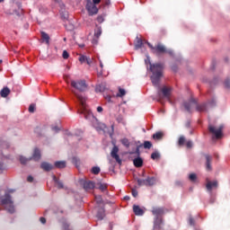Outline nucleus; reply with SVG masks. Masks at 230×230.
<instances>
[{"label": "nucleus", "mask_w": 230, "mask_h": 230, "mask_svg": "<svg viewBox=\"0 0 230 230\" xmlns=\"http://www.w3.org/2000/svg\"><path fill=\"white\" fill-rule=\"evenodd\" d=\"M57 4H58V6H59L60 8L59 9L60 14L64 19H66V17H67V13H66V4H64V2H62L61 0H57Z\"/></svg>", "instance_id": "nucleus-11"}, {"label": "nucleus", "mask_w": 230, "mask_h": 230, "mask_svg": "<svg viewBox=\"0 0 230 230\" xmlns=\"http://www.w3.org/2000/svg\"><path fill=\"white\" fill-rule=\"evenodd\" d=\"M42 157V155L40 154V148H34L32 156L30 157L31 159V161H40V158Z\"/></svg>", "instance_id": "nucleus-12"}, {"label": "nucleus", "mask_w": 230, "mask_h": 230, "mask_svg": "<svg viewBox=\"0 0 230 230\" xmlns=\"http://www.w3.org/2000/svg\"><path fill=\"white\" fill-rule=\"evenodd\" d=\"M121 143L124 146H126L127 148H128V146H130V142L127 139V138H124L121 140Z\"/></svg>", "instance_id": "nucleus-39"}, {"label": "nucleus", "mask_w": 230, "mask_h": 230, "mask_svg": "<svg viewBox=\"0 0 230 230\" xmlns=\"http://www.w3.org/2000/svg\"><path fill=\"white\" fill-rule=\"evenodd\" d=\"M205 159H206V170L207 172H211L213 168L211 167V161H213V157L209 155H205Z\"/></svg>", "instance_id": "nucleus-16"}, {"label": "nucleus", "mask_w": 230, "mask_h": 230, "mask_svg": "<svg viewBox=\"0 0 230 230\" xmlns=\"http://www.w3.org/2000/svg\"><path fill=\"white\" fill-rule=\"evenodd\" d=\"M95 183L91 181H85L83 182V187L85 191H89V190H94Z\"/></svg>", "instance_id": "nucleus-15"}, {"label": "nucleus", "mask_w": 230, "mask_h": 230, "mask_svg": "<svg viewBox=\"0 0 230 230\" xmlns=\"http://www.w3.org/2000/svg\"><path fill=\"white\" fill-rule=\"evenodd\" d=\"M97 218H99V220H103V218H105V210H99L97 213Z\"/></svg>", "instance_id": "nucleus-28"}, {"label": "nucleus", "mask_w": 230, "mask_h": 230, "mask_svg": "<svg viewBox=\"0 0 230 230\" xmlns=\"http://www.w3.org/2000/svg\"><path fill=\"white\" fill-rule=\"evenodd\" d=\"M172 95V88L168 86H163L158 89L157 102H162L163 98H166L170 102V96Z\"/></svg>", "instance_id": "nucleus-5"}, {"label": "nucleus", "mask_w": 230, "mask_h": 230, "mask_svg": "<svg viewBox=\"0 0 230 230\" xmlns=\"http://www.w3.org/2000/svg\"><path fill=\"white\" fill-rule=\"evenodd\" d=\"M62 57L65 60H67V58H69V53L67 52V50L63 51Z\"/></svg>", "instance_id": "nucleus-44"}, {"label": "nucleus", "mask_w": 230, "mask_h": 230, "mask_svg": "<svg viewBox=\"0 0 230 230\" xmlns=\"http://www.w3.org/2000/svg\"><path fill=\"white\" fill-rule=\"evenodd\" d=\"M0 170H3V163H0Z\"/></svg>", "instance_id": "nucleus-64"}, {"label": "nucleus", "mask_w": 230, "mask_h": 230, "mask_svg": "<svg viewBox=\"0 0 230 230\" xmlns=\"http://www.w3.org/2000/svg\"><path fill=\"white\" fill-rule=\"evenodd\" d=\"M72 163H73V164H75V166H80V159H78L76 157L72 158Z\"/></svg>", "instance_id": "nucleus-40"}, {"label": "nucleus", "mask_w": 230, "mask_h": 230, "mask_svg": "<svg viewBox=\"0 0 230 230\" xmlns=\"http://www.w3.org/2000/svg\"><path fill=\"white\" fill-rule=\"evenodd\" d=\"M56 168H66V162L64 161H58L55 163Z\"/></svg>", "instance_id": "nucleus-30"}, {"label": "nucleus", "mask_w": 230, "mask_h": 230, "mask_svg": "<svg viewBox=\"0 0 230 230\" xmlns=\"http://www.w3.org/2000/svg\"><path fill=\"white\" fill-rule=\"evenodd\" d=\"M206 188L208 191H213V188H218V181H211L209 180H207Z\"/></svg>", "instance_id": "nucleus-13"}, {"label": "nucleus", "mask_w": 230, "mask_h": 230, "mask_svg": "<svg viewBox=\"0 0 230 230\" xmlns=\"http://www.w3.org/2000/svg\"><path fill=\"white\" fill-rule=\"evenodd\" d=\"M149 48L154 55H156V57H161V55H164V53H168V49H166V47L164 45L158 43L156 46H153L152 44H149Z\"/></svg>", "instance_id": "nucleus-6"}, {"label": "nucleus", "mask_w": 230, "mask_h": 230, "mask_svg": "<svg viewBox=\"0 0 230 230\" xmlns=\"http://www.w3.org/2000/svg\"><path fill=\"white\" fill-rule=\"evenodd\" d=\"M86 60H87V57H86V56H81V57L79 58V62H81V64L85 63Z\"/></svg>", "instance_id": "nucleus-45"}, {"label": "nucleus", "mask_w": 230, "mask_h": 230, "mask_svg": "<svg viewBox=\"0 0 230 230\" xmlns=\"http://www.w3.org/2000/svg\"><path fill=\"white\" fill-rule=\"evenodd\" d=\"M72 93L75 94V96L80 102L81 111H79V113L84 114L85 119H94V115H93V112L91 111L87 110V108L85 107V99H84V97L78 94L75 91H72Z\"/></svg>", "instance_id": "nucleus-2"}, {"label": "nucleus", "mask_w": 230, "mask_h": 230, "mask_svg": "<svg viewBox=\"0 0 230 230\" xmlns=\"http://www.w3.org/2000/svg\"><path fill=\"white\" fill-rule=\"evenodd\" d=\"M133 164L136 168H141L143 166V158L137 157L133 160Z\"/></svg>", "instance_id": "nucleus-21"}, {"label": "nucleus", "mask_w": 230, "mask_h": 230, "mask_svg": "<svg viewBox=\"0 0 230 230\" xmlns=\"http://www.w3.org/2000/svg\"><path fill=\"white\" fill-rule=\"evenodd\" d=\"M29 112H31V114L35 112V104L32 103L29 106Z\"/></svg>", "instance_id": "nucleus-43"}, {"label": "nucleus", "mask_w": 230, "mask_h": 230, "mask_svg": "<svg viewBox=\"0 0 230 230\" xmlns=\"http://www.w3.org/2000/svg\"><path fill=\"white\" fill-rule=\"evenodd\" d=\"M150 66V71L152 73L151 82L155 87H158L161 82V77L163 76V71H164V65L163 63H155L152 64L150 59H148Z\"/></svg>", "instance_id": "nucleus-1"}, {"label": "nucleus", "mask_w": 230, "mask_h": 230, "mask_svg": "<svg viewBox=\"0 0 230 230\" xmlns=\"http://www.w3.org/2000/svg\"><path fill=\"white\" fill-rule=\"evenodd\" d=\"M102 36V30L98 29L94 32V38L93 40V44H98V39Z\"/></svg>", "instance_id": "nucleus-22"}, {"label": "nucleus", "mask_w": 230, "mask_h": 230, "mask_svg": "<svg viewBox=\"0 0 230 230\" xmlns=\"http://www.w3.org/2000/svg\"><path fill=\"white\" fill-rule=\"evenodd\" d=\"M97 112H103V108L102 106H98Z\"/></svg>", "instance_id": "nucleus-54"}, {"label": "nucleus", "mask_w": 230, "mask_h": 230, "mask_svg": "<svg viewBox=\"0 0 230 230\" xmlns=\"http://www.w3.org/2000/svg\"><path fill=\"white\" fill-rule=\"evenodd\" d=\"M95 91L96 93H105L106 91H109V88L107 87V84L102 83L96 86Z\"/></svg>", "instance_id": "nucleus-19"}, {"label": "nucleus", "mask_w": 230, "mask_h": 230, "mask_svg": "<svg viewBox=\"0 0 230 230\" xmlns=\"http://www.w3.org/2000/svg\"><path fill=\"white\" fill-rule=\"evenodd\" d=\"M161 224H163V218L162 217H155V227H161Z\"/></svg>", "instance_id": "nucleus-31"}, {"label": "nucleus", "mask_w": 230, "mask_h": 230, "mask_svg": "<svg viewBox=\"0 0 230 230\" xmlns=\"http://www.w3.org/2000/svg\"><path fill=\"white\" fill-rule=\"evenodd\" d=\"M15 15L18 17H21V15H24V10H22V7L21 4H18V10H14Z\"/></svg>", "instance_id": "nucleus-26"}, {"label": "nucleus", "mask_w": 230, "mask_h": 230, "mask_svg": "<svg viewBox=\"0 0 230 230\" xmlns=\"http://www.w3.org/2000/svg\"><path fill=\"white\" fill-rule=\"evenodd\" d=\"M223 130L224 125H221L217 128L212 125L208 126V132H210V134H213L216 139H222V137H224V133L222 132Z\"/></svg>", "instance_id": "nucleus-7"}, {"label": "nucleus", "mask_w": 230, "mask_h": 230, "mask_svg": "<svg viewBox=\"0 0 230 230\" xmlns=\"http://www.w3.org/2000/svg\"><path fill=\"white\" fill-rule=\"evenodd\" d=\"M187 148H191L193 146V142L191 140H189L186 142Z\"/></svg>", "instance_id": "nucleus-48"}, {"label": "nucleus", "mask_w": 230, "mask_h": 230, "mask_svg": "<svg viewBox=\"0 0 230 230\" xmlns=\"http://www.w3.org/2000/svg\"><path fill=\"white\" fill-rule=\"evenodd\" d=\"M86 10L89 13V15H96L98 13V7L91 0H87Z\"/></svg>", "instance_id": "nucleus-9"}, {"label": "nucleus", "mask_w": 230, "mask_h": 230, "mask_svg": "<svg viewBox=\"0 0 230 230\" xmlns=\"http://www.w3.org/2000/svg\"><path fill=\"white\" fill-rule=\"evenodd\" d=\"M79 48H85V45L84 44H81V45H79Z\"/></svg>", "instance_id": "nucleus-63"}, {"label": "nucleus", "mask_w": 230, "mask_h": 230, "mask_svg": "<svg viewBox=\"0 0 230 230\" xmlns=\"http://www.w3.org/2000/svg\"><path fill=\"white\" fill-rule=\"evenodd\" d=\"M106 4H111V0H106Z\"/></svg>", "instance_id": "nucleus-62"}, {"label": "nucleus", "mask_w": 230, "mask_h": 230, "mask_svg": "<svg viewBox=\"0 0 230 230\" xmlns=\"http://www.w3.org/2000/svg\"><path fill=\"white\" fill-rule=\"evenodd\" d=\"M125 94H127V92L125 91V89L119 88V93H117V96L119 98H123V96H125Z\"/></svg>", "instance_id": "nucleus-32"}, {"label": "nucleus", "mask_w": 230, "mask_h": 230, "mask_svg": "<svg viewBox=\"0 0 230 230\" xmlns=\"http://www.w3.org/2000/svg\"><path fill=\"white\" fill-rule=\"evenodd\" d=\"M93 4H100L102 3V0H93L92 2Z\"/></svg>", "instance_id": "nucleus-53"}, {"label": "nucleus", "mask_w": 230, "mask_h": 230, "mask_svg": "<svg viewBox=\"0 0 230 230\" xmlns=\"http://www.w3.org/2000/svg\"><path fill=\"white\" fill-rule=\"evenodd\" d=\"M41 39H43V40H45L46 44H49V35H48V33L42 31Z\"/></svg>", "instance_id": "nucleus-29"}, {"label": "nucleus", "mask_w": 230, "mask_h": 230, "mask_svg": "<svg viewBox=\"0 0 230 230\" xmlns=\"http://www.w3.org/2000/svg\"><path fill=\"white\" fill-rule=\"evenodd\" d=\"M100 67L101 69H103V63L102 62V60H100Z\"/></svg>", "instance_id": "nucleus-60"}, {"label": "nucleus", "mask_w": 230, "mask_h": 230, "mask_svg": "<svg viewBox=\"0 0 230 230\" xmlns=\"http://www.w3.org/2000/svg\"><path fill=\"white\" fill-rule=\"evenodd\" d=\"M186 142V138L184 137H180L178 144L180 146H182V145H184V143Z\"/></svg>", "instance_id": "nucleus-41"}, {"label": "nucleus", "mask_w": 230, "mask_h": 230, "mask_svg": "<svg viewBox=\"0 0 230 230\" xmlns=\"http://www.w3.org/2000/svg\"><path fill=\"white\" fill-rule=\"evenodd\" d=\"M29 161H31V158H26L24 156H20V163L22 164H26V163H29Z\"/></svg>", "instance_id": "nucleus-34"}, {"label": "nucleus", "mask_w": 230, "mask_h": 230, "mask_svg": "<svg viewBox=\"0 0 230 230\" xmlns=\"http://www.w3.org/2000/svg\"><path fill=\"white\" fill-rule=\"evenodd\" d=\"M104 98L105 100H107L108 102H111V93L108 92V93H104Z\"/></svg>", "instance_id": "nucleus-49"}, {"label": "nucleus", "mask_w": 230, "mask_h": 230, "mask_svg": "<svg viewBox=\"0 0 230 230\" xmlns=\"http://www.w3.org/2000/svg\"><path fill=\"white\" fill-rule=\"evenodd\" d=\"M189 224H190V226H195V219H193V217H190L189 218Z\"/></svg>", "instance_id": "nucleus-50"}, {"label": "nucleus", "mask_w": 230, "mask_h": 230, "mask_svg": "<svg viewBox=\"0 0 230 230\" xmlns=\"http://www.w3.org/2000/svg\"><path fill=\"white\" fill-rule=\"evenodd\" d=\"M27 181H28V182H33L32 176H28Z\"/></svg>", "instance_id": "nucleus-55"}, {"label": "nucleus", "mask_w": 230, "mask_h": 230, "mask_svg": "<svg viewBox=\"0 0 230 230\" xmlns=\"http://www.w3.org/2000/svg\"><path fill=\"white\" fill-rule=\"evenodd\" d=\"M86 64L88 65V66H91V64H93V60L90 58H86Z\"/></svg>", "instance_id": "nucleus-52"}, {"label": "nucleus", "mask_w": 230, "mask_h": 230, "mask_svg": "<svg viewBox=\"0 0 230 230\" xmlns=\"http://www.w3.org/2000/svg\"><path fill=\"white\" fill-rule=\"evenodd\" d=\"M98 22H102L103 21V18L102 16H99L97 18Z\"/></svg>", "instance_id": "nucleus-59"}, {"label": "nucleus", "mask_w": 230, "mask_h": 230, "mask_svg": "<svg viewBox=\"0 0 230 230\" xmlns=\"http://www.w3.org/2000/svg\"><path fill=\"white\" fill-rule=\"evenodd\" d=\"M15 190L11 189L8 190V193L4 194V199L1 200L2 206H4L8 211V213L13 214L15 213V206H13V201L12 200V196H10V193H13Z\"/></svg>", "instance_id": "nucleus-3"}, {"label": "nucleus", "mask_w": 230, "mask_h": 230, "mask_svg": "<svg viewBox=\"0 0 230 230\" xmlns=\"http://www.w3.org/2000/svg\"><path fill=\"white\" fill-rule=\"evenodd\" d=\"M137 184L138 186H147V181L146 180L137 179Z\"/></svg>", "instance_id": "nucleus-37"}, {"label": "nucleus", "mask_w": 230, "mask_h": 230, "mask_svg": "<svg viewBox=\"0 0 230 230\" xmlns=\"http://www.w3.org/2000/svg\"><path fill=\"white\" fill-rule=\"evenodd\" d=\"M225 87H226V89H230V79L229 78H227L225 81Z\"/></svg>", "instance_id": "nucleus-47"}, {"label": "nucleus", "mask_w": 230, "mask_h": 230, "mask_svg": "<svg viewBox=\"0 0 230 230\" xmlns=\"http://www.w3.org/2000/svg\"><path fill=\"white\" fill-rule=\"evenodd\" d=\"M143 48V40L137 37V41L135 43V49H141Z\"/></svg>", "instance_id": "nucleus-24"}, {"label": "nucleus", "mask_w": 230, "mask_h": 230, "mask_svg": "<svg viewBox=\"0 0 230 230\" xmlns=\"http://www.w3.org/2000/svg\"><path fill=\"white\" fill-rule=\"evenodd\" d=\"M10 94V88L4 87L0 92V96L2 98H7V96Z\"/></svg>", "instance_id": "nucleus-23"}, {"label": "nucleus", "mask_w": 230, "mask_h": 230, "mask_svg": "<svg viewBox=\"0 0 230 230\" xmlns=\"http://www.w3.org/2000/svg\"><path fill=\"white\" fill-rule=\"evenodd\" d=\"M164 137V133L163 131H157L153 135V139L155 141H161Z\"/></svg>", "instance_id": "nucleus-20"}, {"label": "nucleus", "mask_w": 230, "mask_h": 230, "mask_svg": "<svg viewBox=\"0 0 230 230\" xmlns=\"http://www.w3.org/2000/svg\"><path fill=\"white\" fill-rule=\"evenodd\" d=\"M183 107L187 112H191L193 107H196V111H198V112H205L207 109V105L205 103L198 104L197 100L193 98H191L189 102H183Z\"/></svg>", "instance_id": "nucleus-4"}, {"label": "nucleus", "mask_w": 230, "mask_h": 230, "mask_svg": "<svg viewBox=\"0 0 230 230\" xmlns=\"http://www.w3.org/2000/svg\"><path fill=\"white\" fill-rule=\"evenodd\" d=\"M136 154H137V155H139V147H137V148L136 149Z\"/></svg>", "instance_id": "nucleus-61"}, {"label": "nucleus", "mask_w": 230, "mask_h": 230, "mask_svg": "<svg viewBox=\"0 0 230 230\" xmlns=\"http://www.w3.org/2000/svg\"><path fill=\"white\" fill-rule=\"evenodd\" d=\"M41 170H44V172H51L53 170L54 166L53 164L48 163V162H42L40 164Z\"/></svg>", "instance_id": "nucleus-17"}, {"label": "nucleus", "mask_w": 230, "mask_h": 230, "mask_svg": "<svg viewBox=\"0 0 230 230\" xmlns=\"http://www.w3.org/2000/svg\"><path fill=\"white\" fill-rule=\"evenodd\" d=\"M131 193H132V196L136 199V197H137V195H138V193H137V191L136 190H132V191H131Z\"/></svg>", "instance_id": "nucleus-51"}, {"label": "nucleus", "mask_w": 230, "mask_h": 230, "mask_svg": "<svg viewBox=\"0 0 230 230\" xmlns=\"http://www.w3.org/2000/svg\"><path fill=\"white\" fill-rule=\"evenodd\" d=\"M53 181L54 182H56V184H58V190H63L64 188V183L60 181H58V179H57V176H53Z\"/></svg>", "instance_id": "nucleus-27"}, {"label": "nucleus", "mask_w": 230, "mask_h": 230, "mask_svg": "<svg viewBox=\"0 0 230 230\" xmlns=\"http://www.w3.org/2000/svg\"><path fill=\"white\" fill-rule=\"evenodd\" d=\"M40 222H41V224H46V219L44 217H40Z\"/></svg>", "instance_id": "nucleus-56"}, {"label": "nucleus", "mask_w": 230, "mask_h": 230, "mask_svg": "<svg viewBox=\"0 0 230 230\" xmlns=\"http://www.w3.org/2000/svg\"><path fill=\"white\" fill-rule=\"evenodd\" d=\"M99 190H101V191H106L107 190V184L105 183H101L99 186Z\"/></svg>", "instance_id": "nucleus-42"}, {"label": "nucleus", "mask_w": 230, "mask_h": 230, "mask_svg": "<svg viewBox=\"0 0 230 230\" xmlns=\"http://www.w3.org/2000/svg\"><path fill=\"white\" fill-rule=\"evenodd\" d=\"M95 200L97 204H102V202H103V199H102V196H96Z\"/></svg>", "instance_id": "nucleus-46"}, {"label": "nucleus", "mask_w": 230, "mask_h": 230, "mask_svg": "<svg viewBox=\"0 0 230 230\" xmlns=\"http://www.w3.org/2000/svg\"><path fill=\"white\" fill-rule=\"evenodd\" d=\"M52 130H54L55 132H58V130H60V128H58V127H53Z\"/></svg>", "instance_id": "nucleus-57"}, {"label": "nucleus", "mask_w": 230, "mask_h": 230, "mask_svg": "<svg viewBox=\"0 0 230 230\" xmlns=\"http://www.w3.org/2000/svg\"><path fill=\"white\" fill-rule=\"evenodd\" d=\"M152 213L155 217H163V215H164V208H154L152 210Z\"/></svg>", "instance_id": "nucleus-14"}, {"label": "nucleus", "mask_w": 230, "mask_h": 230, "mask_svg": "<svg viewBox=\"0 0 230 230\" xmlns=\"http://www.w3.org/2000/svg\"><path fill=\"white\" fill-rule=\"evenodd\" d=\"M71 86L76 89V91H79V93L87 91V83H85V80H72Z\"/></svg>", "instance_id": "nucleus-8"}, {"label": "nucleus", "mask_w": 230, "mask_h": 230, "mask_svg": "<svg viewBox=\"0 0 230 230\" xmlns=\"http://www.w3.org/2000/svg\"><path fill=\"white\" fill-rule=\"evenodd\" d=\"M118 152H119V148L118 147V146H114L111 152V156L112 157V159H115L118 164H121V158H119V155H118Z\"/></svg>", "instance_id": "nucleus-10"}, {"label": "nucleus", "mask_w": 230, "mask_h": 230, "mask_svg": "<svg viewBox=\"0 0 230 230\" xmlns=\"http://www.w3.org/2000/svg\"><path fill=\"white\" fill-rule=\"evenodd\" d=\"M161 158V155L157 152H154L151 155V159H153L154 161H155V159H160Z\"/></svg>", "instance_id": "nucleus-35"}, {"label": "nucleus", "mask_w": 230, "mask_h": 230, "mask_svg": "<svg viewBox=\"0 0 230 230\" xmlns=\"http://www.w3.org/2000/svg\"><path fill=\"white\" fill-rule=\"evenodd\" d=\"M144 148L150 150L152 148V142L150 141H145L144 142Z\"/></svg>", "instance_id": "nucleus-38"}, {"label": "nucleus", "mask_w": 230, "mask_h": 230, "mask_svg": "<svg viewBox=\"0 0 230 230\" xmlns=\"http://www.w3.org/2000/svg\"><path fill=\"white\" fill-rule=\"evenodd\" d=\"M189 181H190V182H197V174L196 173H190L189 175Z\"/></svg>", "instance_id": "nucleus-33"}, {"label": "nucleus", "mask_w": 230, "mask_h": 230, "mask_svg": "<svg viewBox=\"0 0 230 230\" xmlns=\"http://www.w3.org/2000/svg\"><path fill=\"white\" fill-rule=\"evenodd\" d=\"M147 186H154L156 182L155 177H147L146 179Z\"/></svg>", "instance_id": "nucleus-25"}, {"label": "nucleus", "mask_w": 230, "mask_h": 230, "mask_svg": "<svg viewBox=\"0 0 230 230\" xmlns=\"http://www.w3.org/2000/svg\"><path fill=\"white\" fill-rule=\"evenodd\" d=\"M166 53H168V55H171V57H172V55H173V50H167Z\"/></svg>", "instance_id": "nucleus-58"}, {"label": "nucleus", "mask_w": 230, "mask_h": 230, "mask_svg": "<svg viewBox=\"0 0 230 230\" xmlns=\"http://www.w3.org/2000/svg\"><path fill=\"white\" fill-rule=\"evenodd\" d=\"M133 211L135 215H137V217H143V215H145V210H143V208H140V207L137 205L133 206Z\"/></svg>", "instance_id": "nucleus-18"}, {"label": "nucleus", "mask_w": 230, "mask_h": 230, "mask_svg": "<svg viewBox=\"0 0 230 230\" xmlns=\"http://www.w3.org/2000/svg\"><path fill=\"white\" fill-rule=\"evenodd\" d=\"M100 172H101V169L98 166H94L92 168V173H93V175H98Z\"/></svg>", "instance_id": "nucleus-36"}]
</instances>
